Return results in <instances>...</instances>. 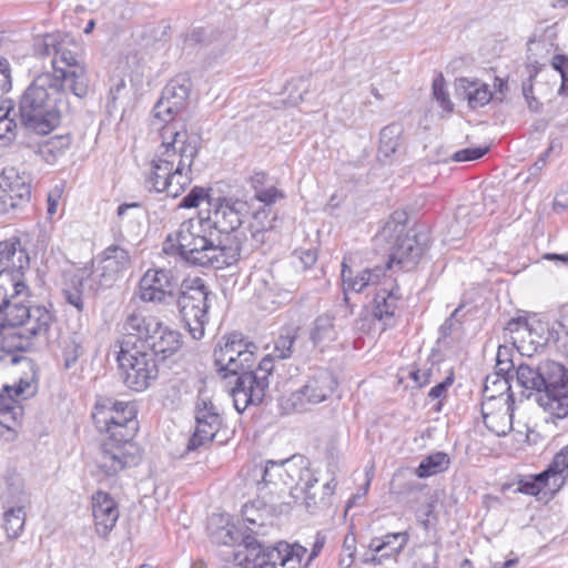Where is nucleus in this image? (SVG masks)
<instances>
[{"label":"nucleus","mask_w":568,"mask_h":568,"mask_svg":"<svg viewBox=\"0 0 568 568\" xmlns=\"http://www.w3.org/2000/svg\"><path fill=\"white\" fill-rule=\"evenodd\" d=\"M256 351V344L239 332L223 337L214 348L216 371L224 373L223 377L236 376L231 396L239 413H243L250 405L261 404L268 389V376L273 372L272 358L265 356L253 371L251 367Z\"/></svg>","instance_id":"nucleus-1"},{"label":"nucleus","mask_w":568,"mask_h":568,"mask_svg":"<svg viewBox=\"0 0 568 568\" xmlns=\"http://www.w3.org/2000/svg\"><path fill=\"white\" fill-rule=\"evenodd\" d=\"M211 230L204 217L189 219L175 233L166 236L162 250L194 266L221 270L235 264L241 256L242 239L226 235L215 241Z\"/></svg>","instance_id":"nucleus-2"},{"label":"nucleus","mask_w":568,"mask_h":568,"mask_svg":"<svg viewBox=\"0 0 568 568\" xmlns=\"http://www.w3.org/2000/svg\"><path fill=\"white\" fill-rule=\"evenodd\" d=\"M68 85L49 72L38 75L24 90L19 101L23 126L37 134H48L55 129L61 114L69 110Z\"/></svg>","instance_id":"nucleus-3"},{"label":"nucleus","mask_w":568,"mask_h":568,"mask_svg":"<svg viewBox=\"0 0 568 568\" xmlns=\"http://www.w3.org/2000/svg\"><path fill=\"white\" fill-rule=\"evenodd\" d=\"M516 381L524 389L535 392V400L546 412L557 418L568 416V369L564 365L550 359L535 364L529 356L518 364Z\"/></svg>","instance_id":"nucleus-4"},{"label":"nucleus","mask_w":568,"mask_h":568,"mask_svg":"<svg viewBox=\"0 0 568 568\" xmlns=\"http://www.w3.org/2000/svg\"><path fill=\"white\" fill-rule=\"evenodd\" d=\"M130 255L119 245H110L103 257L92 267L79 268L64 283L62 295L64 301L78 313L85 311L87 301L93 298L102 288H108L130 266Z\"/></svg>","instance_id":"nucleus-5"},{"label":"nucleus","mask_w":568,"mask_h":568,"mask_svg":"<svg viewBox=\"0 0 568 568\" xmlns=\"http://www.w3.org/2000/svg\"><path fill=\"white\" fill-rule=\"evenodd\" d=\"M54 323L55 316L48 307L13 302L0 317V331L6 326L17 328L4 337L6 347L28 352L36 343L48 339Z\"/></svg>","instance_id":"nucleus-6"},{"label":"nucleus","mask_w":568,"mask_h":568,"mask_svg":"<svg viewBox=\"0 0 568 568\" xmlns=\"http://www.w3.org/2000/svg\"><path fill=\"white\" fill-rule=\"evenodd\" d=\"M11 363H22L28 372L13 385H4L0 392V435L4 432L13 433L19 424L23 408L18 398L27 399L38 389L37 369L34 363L28 357L12 356Z\"/></svg>","instance_id":"nucleus-7"},{"label":"nucleus","mask_w":568,"mask_h":568,"mask_svg":"<svg viewBox=\"0 0 568 568\" xmlns=\"http://www.w3.org/2000/svg\"><path fill=\"white\" fill-rule=\"evenodd\" d=\"M80 51L79 43L71 36L60 33L55 55L51 62L53 72L50 73L67 84L77 98L85 97L89 91L87 70L80 61Z\"/></svg>","instance_id":"nucleus-8"},{"label":"nucleus","mask_w":568,"mask_h":568,"mask_svg":"<svg viewBox=\"0 0 568 568\" xmlns=\"http://www.w3.org/2000/svg\"><path fill=\"white\" fill-rule=\"evenodd\" d=\"M210 291L201 277L184 280L175 294L182 321L194 339L204 335Z\"/></svg>","instance_id":"nucleus-9"},{"label":"nucleus","mask_w":568,"mask_h":568,"mask_svg":"<svg viewBox=\"0 0 568 568\" xmlns=\"http://www.w3.org/2000/svg\"><path fill=\"white\" fill-rule=\"evenodd\" d=\"M260 473L262 481L257 486L285 491V500H290V505L298 498L296 493L303 478H310V468L302 456H292L281 462L266 460Z\"/></svg>","instance_id":"nucleus-10"},{"label":"nucleus","mask_w":568,"mask_h":568,"mask_svg":"<svg viewBox=\"0 0 568 568\" xmlns=\"http://www.w3.org/2000/svg\"><path fill=\"white\" fill-rule=\"evenodd\" d=\"M92 419L100 433L111 437L134 438L139 429L134 405L112 398L97 400Z\"/></svg>","instance_id":"nucleus-11"},{"label":"nucleus","mask_w":568,"mask_h":568,"mask_svg":"<svg viewBox=\"0 0 568 568\" xmlns=\"http://www.w3.org/2000/svg\"><path fill=\"white\" fill-rule=\"evenodd\" d=\"M376 241L386 243L389 256V262L386 265L387 270L390 268L393 263L407 267L413 266L424 253V247L417 242L416 236H409L406 233L402 214L398 213H395L392 220L385 223L376 235Z\"/></svg>","instance_id":"nucleus-12"},{"label":"nucleus","mask_w":568,"mask_h":568,"mask_svg":"<svg viewBox=\"0 0 568 568\" xmlns=\"http://www.w3.org/2000/svg\"><path fill=\"white\" fill-rule=\"evenodd\" d=\"M118 362L122 379L130 389L142 392L158 378V361L152 352L120 349Z\"/></svg>","instance_id":"nucleus-13"},{"label":"nucleus","mask_w":568,"mask_h":568,"mask_svg":"<svg viewBox=\"0 0 568 568\" xmlns=\"http://www.w3.org/2000/svg\"><path fill=\"white\" fill-rule=\"evenodd\" d=\"M160 136L162 142L158 149L179 155L178 176H181L182 171L192 174V165L201 148L200 138L189 133L185 125L178 122H168L163 125Z\"/></svg>","instance_id":"nucleus-14"},{"label":"nucleus","mask_w":568,"mask_h":568,"mask_svg":"<svg viewBox=\"0 0 568 568\" xmlns=\"http://www.w3.org/2000/svg\"><path fill=\"white\" fill-rule=\"evenodd\" d=\"M210 210L204 221L207 227L216 230L221 235H235L240 237L239 227L250 214V205L246 201L236 197H216L207 200Z\"/></svg>","instance_id":"nucleus-15"},{"label":"nucleus","mask_w":568,"mask_h":568,"mask_svg":"<svg viewBox=\"0 0 568 568\" xmlns=\"http://www.w3.org/2000/svg\"><path fill=\"white\" fill-rule=\"evenodd\" d=\"M140 459L141 452L133 438L108 436L100 446L95 464L105 475L113 476L126 467L138 465Z\"/></svg>","instance_id":"nucleus-16"},{"label":"nucleus","mask_w":568,"mask_h":568,"mask_svg":"<svg viewBox=\"0 0 568 568\" xmlns=\"http://www.w3.org/2000/svg\"><path fill=\"white\" fill-rule=\"evenodd\" d=\"M265 488L257 487V498L242 508L243 520L247 524L246 529L255 536L266 535L270 524L266 520L258 521L257 514H283L290 508V500H285V491Z\"/></svg>","instance_id":"nucleus-17"},{"label":"nucleus","mask_w":568,"mask_h":568,"mask_svg":"<svg viewBox=\"0 0 568 568\" xmlns=\"http://www.w3.org/2000/svg\"><path fill=\"white\" fill-rule=\"evenodd\" d=\"M180 285L171 270L150 268L139 283V297L145 303L169 305L175 302Z\"/></svg>","instance_id":"nucleus-18"},{"label":"nucleus","mask_w":568,"mask_h":568,"mask_svg":"<svg viewBox=\"0 0 568 568\" xmlns=\"http://www.w3.org/2000/svg\"><path fill=\"white\" fill-rule=\"evenodd\" d=\"M336 384V379L329 371L318 369L308 377L303 387L291 394L288 400L295 412H306L311 406L327 399Z\"/></svg>","instance_id":"nucleus-19"},{"label":"nucleus","mask_w":568,"mask_h":568,"mask_svg":"<svg viewBox=\"0 0 568 568\" xmlns=\"http://www.w3.org/2000/svg\"><path fill=\"white\" fill-rule=\"evenodd\" d=\"M160 321L134 311L126 315L121 326L120 349L146 351L151 337L159 329Z\"/></svg>","instance_id":"nucleus-20"},{"label":"nucleus","mask_w":568,"mask_h":568,"mask_svg":"<svg viewBox=\"0 0 568 568\" xmlns=\"http://www.w3.org/2000/svg\"><path fill=\"white\" fill-rule=\"evenodd\" d=\"M195 432L187 440L186 450L192 452L214 439L222 419L213 403L207 398H199L195 407Z\"/></svg>","instance_id":"nucleus-21"},{"label":"nucleus","mask_w":568,"mask_h":568,"mask_svg":"<svg viewBox=\"0 0 568 568\" xmlns=\"http://www.w3.org/2000/svg\"><path fill=\"white\" fill-rule=\"evenodd\" d=\"M30 173L16 166H7L0 174V183L3 196L8 201L10 210L26 207L31 200Z\"/></svg>","instance_id":"nucleus-22"},{"label":"nucleus","mask_w":568,"mask_h":568,"mask_svg":"<svg viewBox=\"0 0 568 568\" xmlns=\"http://www.w3.org/2000/svg\"><path fill=\"white\" fill-rule=\"evenodd\" d=\"M191 90V80L184 75L173 78L162 90L161 98L154 105V116L165 122L171 116L180 112L187 102Z\"/></svg>","instance_id":"nucleus-23"},{"label":"nucleus","mask_w":568,"mask_h":568,"mask_svg":"<svg viewBox=\"0 0 568 568\" xmlns=\"http://www.w3.org/2000/svg\"><path fill=\"white\" fill-rule=\"evenodd\" d=\"M191 173L181 172L178 176V170L169 168L164 163H158V159L153 158L151 173L146 179V186L156 192H166L169 196H179L185 187L192 182Z\"/></svg>","instance_id":"nucleus-24"},{"label":"nucleus","mask_w":568,"mask_h":568,"mask_svg":"<svg viewBox=\"0 0 568 568\" xmlns=\"http://www.w3.org/2000/svg\"><path fill=\"white\" fill-rule=\"evenodd\" d=\"M336 488L334 478L320 484L318 479L310 469V478L304 477L302 485L298 487L303 494V504L310 514H316L328 509L332 505V497Z\"/></svg>","instance_id":"nucleus-25"},{"label":"nucleus","mask_w":568,"mask_h":568,"mask_svg":"<svg viewBox=\"0 0 568 568\" xmlns=\"http://www.w3.org/2000/svg\"><path fill=\"white\" fill-rule=\"evenodd\" d=\"M515 410L514 395L508 394L501 404L484 402L481 414L485 426L495 435L503 437L513 429V416Z\"/></svg>","instance_id":"nucleus-26"},{"label":"nucleus","mask_w":568,"mask_h":568,"mask_svg":"<svg viewBox=\"0 0 568 568\" xmlns=\"http://www.w3.org/2000/svg\"><path fill=\"white\" fill-rule=\"evenodd\" d=\"M306 554V548L298 545H290L285 541H280L273 547H265L262 555V568H305L303 558Z\"/></svg>","instance_id":"nucleus-27"},{"label":"nucleus","mask_w":568,"mask_h":568,"mask_svg":"<svg viewBox=\"0 0 568 568\" xmlns=\"http://www.w3.org/2000/svg\"><path fill=\"white\" fill-rule=\"evenodd\" d=\"M226 536L232 542L241 539L237 550L233 552V560L236 566L241 568H262V560L257 561V559H262L264 545L256 539L255 535H242L236 529H227Z\"/></svg>","instance_id":"nucleus-28"},{"label":"nucleus","mask_w":568,"mask_h":568,"mask_svg":"<svg viewBox=\"0 0 568 568\" xmlns=\"http://www.w3.org/2000/svg\"><path fill=\"white\" fill-rule=\"evenodd\" d=\"M386 271V266H375L356 272L347 264L346 258H344L341 276L345 291L352 290L356 293H361L367 286L383 284V282L387 280Z\"/></svg>","instance_id":"nucleus-29"},{"label":"nucleus","mask_w":568,"mask_h":568,"mask_svg":"<svg viewBox=\"0 0 568 568\" xmlns=\"http://www.w3.org/2000/svg\"><path fill=\"white\" fill-rule=\"evenodd\" d=\"M92 513L97 532L105 537L119 518L115 501L108 493L99 490L92 496Z\"/></svg>","instance_id":"nucleus-30"},{"label":"nucleus","mask_w":568,"mask_h":568,"mask_svg":"<svg viewBox=\"0 0 568 568\" xmlns=\"http://www.w3.org/2000/svg\"><path fill=\"white\" fill-rule=\"evenodd\" d=\"M455 92L458 98L467 101L470 109L485 106L493 99V92L489 87L477 79H456Z\"/></svg>","instance_id":"nucleus-31"},{"label":"nucleus","mask_w":568,"mask_h":568,"mask_svg":"<svg viewBox=\"0 0 568 568\" xmlns=\"http://www.w3.org/2000/svg\"><path fill=\"white\" fill-rule=\"evenodd\" d=\"M182 346L181 335L176 331L170 329L161 322L159 329L151 337V342L146 348L148 352L153 353L156 361H164L174 355Z\"/></svg>","instance_id":"nucleus-32"},{"label":"nucleus","mask_w":568,"mask_h":568,"mask_svg":"<svg viewBox=\"0 0 568 568\" xmlns=\"http://www.w3.org/2000/svg\"><path fill=\"white\" fill-rule=\"evenodd\" d=\"M400 297L398 285L390 278L385 280L374 297V316L378 320L393 317Z\"/></svg>","instance_id":"nucleus-33"},{"label":"nucleus","mask_w":568,"mask_h":568,"mask_svg":"<svg viewBox=\"0 0 568 568\" xmlns=\"http://www.w3.org/2000/svg\"><path fill=\"white\" fill-rule=\"evenodd\" d=\"M0 495L3 507L30 505V495L26 491L23 480L19 475L13 473L6 475Z\"/></svg>","instance_id":"nucleus-34"},{"label":"nucleus","mask_w":568,"mask_h":568,"mask_svg":"<svg viewBox=\"0 0 568 568\" xmlns=\"http://www.w3.org/2000/svg\"><path fill=\"white\" fill-rule=\"evenodd\" d=\"M485 205L481 202L458 205L455 211V221L449 227V232L454 237L463 236L473 227L476 219L484 213Z\"/></svg>","instance_id":"nucleus-35"},{"label":"nucleus","mask_w":568,"mask_h":568,"mask_svg":"<svg viewBox=\"0 0 568 568\" xmlns=\"http://www.w3.org/2000/svg\"><path fill=\"white\" fill-rule=\"evenodd\" d=\"M404 128L400 123H390L379 133L378 153L384 158L393 155L402 143Z\"/></svg>","instance_id":"nucleus-36"},{"label":"nucleus","mask_w":568,"mask_h":568,"mask_svg":"<svg viewBox=\"0 0 568 568\" xmlns=\"http://www.w3.org/2000/svg\"><path fill=\"white\" fill-rule=\"evenodd\" d=\"M310 338L315 347L333 342L336 338L334 318L327 314L316 317L310 331Z\"/></svg>","instance_id":"nucleus-37"},{"label":"nucleus","mask_w":568,"mask_h":568,"mask_svg":"<svg viewBox=\"0 0 568 568\" xmlns=\"http://www.w3.org/2000/svg\"><path fill=\"white\" fill-rule=\"evenodd\" d=\"M508 394L513 393L507 377H499L498 375H488L486 377L483 389L484 402L501 404V400L506 399Z\"/></svg>","instance_id":"nucleus-38"},{"label":"nucleus","mask_w":568,"mask_h":568,"mask_svg":"<svg viewBox=\"0 0 568 568\" xmlns=\"http://www.w3.org/2000/svg\"><path fill=\"white\" fill-rule=\"evenodd\" d=\"M71 145V136L54 135L38 148L39 154L43 158L47 163H54L60 156H62Z\"/></svg>","instance_id":"nucleus-39"},{"label":"nucleus","mask_w":568,"mask_h":568,"mask_svg":"<svg viewBox=\"0 0 568 568\" xmlns=\"http://www.w3.org/2000/svg\"><path fill=\"white\" fill-rule=\"evenodd\" d=\"M28 506L3 507V528L8 538H18L24 528L26 508Z\"/></svg>","instance_id":"nucleus-40"},{"label":"nucleus","mask_w":568,"mask_h":568,"mask_svg":"<svg viewBox=\"0 0 568 568\" xmlns=\"http://www.w3.org/2000/svg\"><path fill=\"white\" fill-rule=\"evenodd\" d=\"M449 463L450 460L446 453L437 452L424 458L415 469V474L419 478H427L446 470Z\"/></svg>","instance_id":"nucleus-41"},{"label":"nucleus","mask_w":568,"mask_h":568,"mask_svg":"<svg viewBox=\"0 0 568 568\" xmlns=\"http://www.w3.org/2000/svg\"><path fill=\"white\" fill-rule=\"evenodd\" d=\"M568 469V446L562 447L552 458L551 463L544 470L547 478L551 481L552 486L558 489L562 484L565 478L562 474Z\"/></svg>","instance_id":"nucleus-42"},{"label":"nucleus","mask_w":568,"mask_h":568,"mask_svg":"<svg viewBox=\"0 0 568 568\" xmlns=\"http://www.w3.org/2000/svg\"><path fill=\"white\" fill-rule=\"evenodd\" d=\"M84 337L80 333H72L63 343L62 357L64 368H71L80 356L84 354Z\"/></svg>","instance_id":"nucleus-43"},{"label":"nucleus","mask_w":568,"mask_h":568,"mask_svg":"<svg viewBox=\"0 0 568 568\" xmlns=\"http://www.w3.org/2000/svg\"><path fill=\"white\" fill-rule=\"evenodd\" d=\"M296 339V328L287 327L284 328L275 342L273 354L271 356L272 363L274 364V357L280 359L288 358L292 355L294 342Z\"/></svg>","instance_id":"nucleus-44"},{"label":"nucleus","mask_w":568,"mask_h":568,"mask_svg":"<svg viewBox=\"0 0 568 568\" xmlns=\"http://www.w3.org/2000/svg\"><path fill=\"white\" fill-rule=\"evenodd\" d=\"M518 490L523 494L537 496L541 491H555L556 487L552 486L549 478H547L546 474L541 471L540 474L534 476L528 480H521L519 483Z\"/></svg>","instance_id":"nucleus-45"},{"label":"nucleus","mask_w":568,"mask_h":568,"mask_svg":"<svg viewBox=\"0 0 568 568\" xmlns=\"http://www.w3.org/2000/svg\"><path fill=\"white\" fill-rule=\"evenodd\" d=\"M390 539H400V542L396 547L392 548V554L398 555L406 546L408 541V535L406 532H395L386 535L383 540L377 538L372 539L369 548L377 554L382 552L384 549L390 546Z\"/></svg>","instance_id":"nucleus-46"},{"label":"nucleus","mask_w":568,"mask_h":568,"mask_svg":"<svg viewBox=\"0 0 568 568\" xmlns=\"http://www.w3.org/2000/svg\"><path fill=\"white\" fill-rule=\"evenodd\" d=\"M12 293L10 295L6 294L0 300V317L4 315V312L8 310V306L16 302L17 304H27L24 297L28 296V286L22 281H16L12 283Z\"/></svg>","instance_id":"nucleus-47"},{"label":"nucleus","mask_w":568,"mask_h":568,"mask_svg":"<svg viewBox=\"0 0 568 568\" xmlns=\"http://www.w3.org/2000/svg\"><path fill=\"white\" fill-rule=\"evenodd\" d=\"M20 242L18 239H10L0 242V275L10 266H14L12 258L17 253Z\"/></svg>","instance_id":"nucleus-48"},{"label":"nucleus","mask_w":568,"mask_h":568,"mask_svg":"<svg viewBox=\"0 0 568 568\" xmlns=\"http://www.w3.org/2000/svg\"><path fill=\"white\" fill-rule=\"evenodd\" d=\"M505 329L508 331L510 334L517 335V336L511 335L510 338H511L513 345L518 351H520L521 346L517 345V343L519 341L520 342L524 341L526 334L530 335V329H529L527 320L523 318V317L511 318L508 321Z\"/></svg>","instance_id":"nucleus-49"},{"label":"nucleus","mask_w":568,"mask_h":568,"mask_svg":"<svg viewBox=\"0 0 568 568\" xmlns=\"http://www.w3.org/2000/svg\"><path fill=\"white\" fill-rule=\"evenodd\" d=\"M60 33H48L34 44V51L41 57L55 55Z\"/></svg>","instance_id":"nucleus-50"},{"label":"nucleus","mask_w":568,"mask_h":568,"mask_svg":"<svg viewBox=\"0 0 568 568\" xmlns=\"http://www.w3.org/2000/svg\"><path fill=\"white\" fill-rule=\"evenodd\" d=\"M433 95L435 100L439 103V105L443 108L446 112H452L454 104L452 103L449 99V94L445 90L444 79L442 75L434 79L433 81Z\"/></svg>","instance_id":"nucleus-51"},{"label":"nucleus","mask_w":568,"mask_h":568,"mask_svg":"<svg viewBox=\"0 0 568 568\" xmlns=\"http://www.w3.org/2000/svg\"><path fill=\"white\" fill-rule=\"evenodd\" d=\"M285 90L288 91V98L293 103L304 100V94L308 91L307 79L301 77L287 82Z\"/></svg>","instance_id":"nucleus-52"},{"label":"nucleus","mask_w":568,"mask_h":568,"mask_svg":"<svg viewBox=\"0 0 568 568\" xmlns=\"http://www.w3.org/2000/svg\"><path fill=\"white\" fill-rule=\"evenodd\" d=\"M551 65L561 77L559 94L568 95V58L562 54H556L551 60Z\"/></svg>","instance_id":"nucleus-53"},{"label":"nucleus","mask_w":568,"mask_h":568,"mask_svg":"<svg viewBox=\"0 0 568 568\" xmlns=\"http://www.w3.org/2000/svg\"><path fill=\"white\" fill-rule=\"evenodd\" d=\"M207 196L204 187L194 186L180 202L179 207L193 209L197 207L201 200Z\"/></svg>","instance_id":"nucleus-54"},{"label":"nucleus","mask_w":568,"mask_h":568,"mask_svg":"<svg viewBox=\"0 0 568 568\" xmlns=\"http://www.w3.org/2000/svg\"><path fill=\"white\" fill-rule=\"evenodd\" d=\"M488 151V148H466L459 151H456L452 155V160L455 162H466L477 160L484 156Z\"/></svg>","instance_id":"nucleus-55"},{"label":"nucleus","mask_w":568,"mask_h":568,"mask_svg":"<svg viewBox=\"0 0 568 568\" xmlns=\"http://www.w3.org/2000/svg\"><path fill=\"white\" fill-rule=\"evenodd\" d=\"M116 213L121 220L126 217L129 222H138L142 217L141 205L139 203L121 204Z\"/></svg>","instance_id":"nucleus-56"},{"label":"nucleus","mask_w":568,"mask_h":568,"mask_svg":"<svg viewBox=\"0 0 568 568\" xmlns=\"http://www.w3.org/2000/svg\"><path fill=\"white\" fill-rule=\"evenodd\" d=\"M433 375V364L429 367L412 368L408 376L414 381L415 385L419 388L428 385Z\"/></svg>","instance_id":"nucleus-57"},{"label":"nucleus","mask_w":568,"mask_h":568,"mask_svg":"<svg viewBox=\"0 0 568 568\" xmlns=\"http://www.w3.org/2000/svg\"><path fill=\"white\" fill-rule=\"evenodd\" d=\"M125 90V82L123 79H120L114 85L110 88L108 98H106V110L111 114L114 110H116V101L121 98L122 92Z\"/></svg>","instance_id":"nucleus-58"},{"label":"nucleus","mask_w":568,"mask_h":568,"mask_svg":"<svg viewBox=\"0 0 568 568\" xmlns=\"http://www.w3.org/2000/svg\"><path fill=\"white\" fill-rule=\"evenodd\" d=\"M11 89V72L9 62L0 58V93L8 92Z\"/></svg>","instance_id":"nucleus-59"},{"label":"nucleus","mask_w":568,"mask_h":568,"mask_svg":"<svg viewBox=\"0 0 568 568\" xmlns=\"http://www.w3.org/2000/svg\"><path fill=\"white\" fill-rule=\"evenodd\" d=\"M454 377L447 376L445 381L438 383L428 392V397L432 399H443L446 397L447 388L453 384Z\"/></svg>","instance_id":"nucleus-60"},{"label":"nucleus","mask_w":568,"mask_h":568,"mask_svg":"<svg viewBox=\"0 0 568 568\" xmlns=\"http://www.w3.org/2000/svg\"><path fill=\"white\" fill-rule=\"evenodd\" d=\"M277 197H282V194L274 186L262 189L255 193V199L265 203L266 205L275 203Z\"/></svg>","instance_id":"nucleus-61"},{"label":"nucleus","mask_w":568,"mask_h":568,"mask_svg":"<svg viewBox=\"0 0 568 568\" xmlns=\"http://www.w3.org/2000/svg\"><path fill=\"white\" fill-rule=\"evenodd\" d=\"M535 74H530L528 80L523 82L521 91L523 95L525 97L528 106L530 110L537 111L538 110V102L536 101L535 97L532 95V78Z\"/></svg>","instance_id":"nucleus-62"},{"label":"nucleus","mask_w":568,"mask_h":568,"mask_svg":"<svg viewBox=\"0 0 568 568\" xmlns=\"http://www.w3.org/2000/svg\"><path fill=\"white\" fill-rule=\"evenodd\" d=\"M17 129V123L12 118L2 119L0 121V139L2 140H12L14 138V130Z\"/></svg>","instance_id":"nucleus-63"},{"label":"nucleus","mask_w":568,"mask_h":568,"mask_svg":"<svg viewBox=\"0 0 568 568\" xmlns=\"http://www.w3.org/2000/svg\"><path fill=\"white\" fill-rule=\"evenodd\" d=\"M325 541H326V537L322 532L318 531L315 536V541L312 546L311 554H310L307 560L305 562H303V565H305V568L308 567L311 561L313 559H315L321 554V551L325 545Z\"/></svg>","instance_id":"nucleus-64"}]
</instances>
